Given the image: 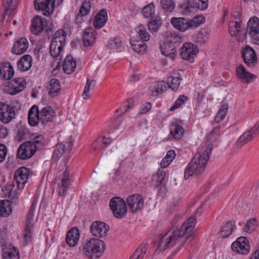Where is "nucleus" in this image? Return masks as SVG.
I'll return each instance as SVG.
<instances>
[{"label": "nucleus", "mask_w": 259, "mask_h": 259, "mask_svg": "<svg viewBox=\"0 0 259 259\" xmlns=\"http://www.w3.org/2000/svg\"><path fill=\"white\" fill-rule=\"evenodd\" d=\"M14 69L10 63H6L0 69V77L4 80H9L14 75Z\"/></svg>", "instance_id": "nucleus-29"}, {"label": "nucleus", "mask_w": 259, "mask_h": 259, "mask_svg": "<svg viewBox=\"0 0 259 259\" xmlns=\"http://www.w3.org/2000/svg\"><path fill=\"white\" fill-rule=\"evenodd\" d=\"M136 31L139 33L141 40L147 41L150 39V34L145 27L142 24L139 25L136 29Z\"/></svg>", "instance_id": "nucleus-51"}, {"label": "nucleus", "mask_w": 259, "mask_h": 259, "mask_svg": "<svg viewBox=\"0 0 259 259\" xmlns=\"http://www.w3.org/2000/svg\"><path fill=\"white\" fill-rule=\"evenodd\" d=\"M7 154V148L6 146L2 144H0V162H3Z\"/></svg>", "instance_id": "nucleus-63"}, {"label": "nucleus", "mask_w": 259, "mask_h": 259, "mask_svg": "<svg viewBox=\"0 0 259 259\" xmlns=\"http://www.w3.org/2000/svg\"><path fill=\"white\" fill-rule=\"evenodd\" d=\"M209 35L205 29H201L196 35L195 41L201 45L204 44L208 40Z\"/></svg>", "instance_id": "nucleus-42"}, {"label": "nucleus", "mask_w": 259, "mask_h": 259, "mask_svg": "<svg viewBox=\"0 0 259 259\" xmlns=\"http://www.w3.org/2000/svg\"><path fill=\"white\" fill-rule=\"evenodd\" d=\"M44 141V138L42 135H39L35 136L33 138V141L31 142L32 143H34V145L37 147H40L42 145Z\"/></svg>", "instance_id": "nucleus-62"}, {"label": "nucleus", "mask_w": 259, "mask_h": 259, "mask_svg": "<svg viewBox=\"0 0 259 259\" xmlns=\"http://www.w3.org/2000/svg\"><path fill=\"white\" fill-rule=\"evenodd\" d=\"M91 8V2L89 1L85 0L82 3L78 13L80 15H81V16H86L90 13Z\"/></svg>", "instance_id": "nucleus-54"}, {"label": "nucleus", "mask_w": 259, "mask_h": 259, "mask_svg": "<svg viewBox=\"0 0 259 259\" xmlns=\"http://www.w3.org/2000/svg\"><path fill=\"white\" fill-rule=\"evenodd\" d=\"M79 238L78 229L75 227L71 228L68 232L66 237V243L71 247L75 246Z\"/></svg>", "instance_id": "nucleus-25"}, {"label": "nucleus", "mask_w": 259, "mask_h": 259, "mask_svg": "<svg viewBox=\"0 0 259 259\" xmlns=\"http://www.w3.org/2000/svg\"><path fill=\"white\" fill-rule=\"evenodd\" d=\"M188 99V97L185 95H181L178 99L175 102L174 105L170 107L169 110L173 111L185 104V101Z\"/></svg>", "instance_id": "nucleus-57"}, {"label": "nucleus", "mask_w": 259, "mask_h": 259, "mask_svg": "<svg viewBox=\"0 0 259 259\" xmlns=\"http://www.w3.org/2000/svg\"><path fill=\"white\" fill-rule=\"evenodd\" d=\"M166 175L165 171L162 169H158L156 175L153 177V180L155 181V185L157 187L159 186L163 182Z\"/></svg>", "instance_id": "nucleus-56"}, {"label": "nucleus", "mask_w": 259, "mask_h": 259, "mask_svg": "<svg viewBox=\"0 0 259 259\" xmlns=\"http://www.w3.org/2000/svg\"><path fill=\"white\" fill-rule=\"evenodd\" d=\"M105 248L104 242L100 239L92 238L87 240L83 246L84 254L90 259L95 256L99 257L102 254Z\"/></svg>", "instance_id": "nucleus-5"}, {"label": "nucleus", "mask_w": 259, "mask_h": 259, "mask_svg": "<svg viewBox=\"0 0 259 259\" xmlns=\"http://www.w3.org/2000/svg\"><path fill=\"white\" fill-rule=\"evenodd\" d=\"M176 153L174 150H169L166 156L162 159L161 161L160 165L161 168H164L167 167L175 159Z\"/></svg>", "instance_id": "nucleus-40"}, {"label": "nucleus", "mask_w": 259, "mask_h": 259, "mask_svg": "<svg viewBox=\"0 0 259 259\" xmlns=\"http://www.w3.org/2000/svg\"><path fill=\"white\" fill-rule=\"evenodd\" d=\"M14 0H3V5L4 6V15L11 16L15 9L13 5Z\"/></svg>", "instance_id": "nucleus-49"}, {"label": "nucleus", "mask_w": 259, "mask_h": 259, "mask_svg": "<svg viewBox=\"0 0 259 259\" xmlns=\"http://www.w3.org/2000/svg\"><path fill=\"white\" fill-rule=\"evenodd\" d=\"M12 207L11 202L8 200H0V215L7 217L12 212Z\"/></svg>", "instance_id": "nucleus-33"}, {"label": "nucleus", "mask_w": 259, "mask_h": 259, "mask_svg": "<svg viewBox=\"0 0 259 259\" xmlns=\"http://www.w3.org/2000/svg\"><path fill=\"white\" fill-rule=\"evenodd\" d=\"M247 29L253 43L259 45V19L257 17H253L249 19Z\"/></svg>", "instance_id": "nucleus-15"}, {"label": "nucleus", "mask_w": 259, "mask_h": 259, "mask_svg": "<svg viewBox=\"0 0 259 259\" xmlns=\"http://www.w3.org/2000/svg\"><path fill=\"white\" fill-rule=\"evenodd\" d=\"M249 131L254 137L259 134V120L256 122L254 126L251 127Z\"/></svg>", "instance_id": "nucleus-64"}, {"label": "nucleus", "mask_w": 259, "mask_h": 259, "mask_svg": "<svg viewBox=\"0 0 259 259\" xmlns=\"http://www.w3.org/2000/svg\"><path fill=\"white\" fill-rule=\"evenodd\" d=\"M48 88L49 90V95L52 97L56 96L58 91L60 90L59 81L56 78L51 79L49 82Z\"/></svg>", "instance_id": "nucleus-39"}, {"label": "nucleus", "mask_w": 259, "mask_h": 259, "mask_svg": "<svg viewBox=\"0 0 259 259\" xmlns=\"http://www.w3.org/2000/svg\"><path fill=\"white\" fill-rule=\"evenodd\" d=\"M160 4L162 9L166 12H171L175 7V4L173 0H161Z\"/></svg>", "instance_id": "nucleus-53"}, {"label": "nucleus", "mask_w": 259, "mask_h": 259, "mask_svg": "<svg viewBox=\"0 0 259 259\" xmlns=\"http://www.w3.org/2000/svg\"><path fill=\"white\" fill-rule=\"evenodd\" d=\"M213 148V144H209L203 153H196L194 155L185 168V179H188L193 175L200 176L204 172Z\"/></svg>", "instance_id": "nucleus-1"}, {"label": "nucleus", "mask_w": 259, "mask_h": 259, "mask_svg": "<svg viewBox=\"0 0 259 259\" xmlns=\"http://www.w3.org/2000/svg\"><path fill=\"white\" fill-rule=\"evenodd\" d=\"M155 12V6L153 3L144 7L142 9V13L143 16L146 18H152Z\"/></svg>", "instance_id": "nucleus-46"}, {"label": "nucleus", "mask_w": 259, "mask_h": 259, "mask_svg": "<svg viewBox=\"0 0 259 259\" xmlns=\"http://www.w3.org/2000/svg\"><path fill=\"white\" fill-rule=\"evenodd\" d=\"M15 117L16 113L13 107L4 102H0V120L3 123L7 124Z\"/></svg>", "instance_id": "nucleus-14"}, {"label": "nucleus", "mask_w": 259, "mask_h": 259, "mask_svg": "<svg viewBox=\"0 0 259 259\" xmlns=\"http://www.w3.org/2000/svg\"><path fill=\"white\" fill-rule=\"evenodd\" d=\"M26 82L23 77L15 78L10 81L6 82L3 88L5 93L11 95H16L25 88Z\"/></svg>", "instance_id": "nucleus-9"}, {"label": "nucleus", "mask_w": 259, "mask_h": 259, "mask_svg": "<svg viewBox=\"0 0 259 259\" xmlns=\"http://www.w3.org/2000/svg\"><path fill=\"white\" fill-rule=\"evenodd\" d=\"M29 176V170L25 167H21L15 171L14 179L17 183L19 189H22L24 187Z\"/></svg>", "instance_id": "nucleus-17"}, {"label": "nucleus", "mask_w": 259, "mask_h": 259, "mask_svg": "<svg viewBox=\"0 0 259 259\" xmlns=\"http://www.w3.org/2000/svg\"><path fill=\"white\" fill-rule=\"evenodd\" d=\"M107 14L105 9L101 10L95 17L94 26L96 29H100L104 26L107 21Z\"/></svg>", "instance_id": "nucleus-27"}, {"label": "nucleus", "mask_w": 259, "mask_h": 259, "mask_svg": "<svg viewBox=\"0 0 259 259\" xmlns=\"http://www.w3.org/2000/svg\"><path fill=\"white\" fill-rule=\"evenodd\" d=\"M236 74L238 78L244 83H249L255 78V76L247 71L242 65H240L236 68Z\"/></svg>", "instance_id": "nucleus-21"}, {"label": "nucleus", "mask_w": 259, "mask_h": 259, "mask_svg": "<svg viewBox=\"0 0 259 259\" xmlns=\"http://www.w3.org/2000/svg\"><path fill=\"white\" fill-rule=\"evenodd\" d=\"M70 184V171L68 168H66L65 170L62 173L60 183L58 184L59 187L58 193L59 196H65L66 195V192L68 189Z\"/></svg>", "instance_id": "nucleus-22"}, {"label": "nucleus", "mask_w": 259, "mask_h": 259, "mask_svg": "<svg viewBox=\"0 0 259 259\" xmlns=\"http://www.w3.org/2000/svg\"><path fill=\"white\" fill-rule=\"evenodd\" d=\"M180 233L178 228H171L161 239L159 246L162 247L163 249H165L168 247H172L177 242L182 243L184 239Z\"/></svg>", "instance_id": "nucleus-7"}, {"label": "nucleus", "mask_w": 259, "mask_h": 259, "mask_svg": "<svg viewBox=\"0 0 259 259\" xmlns=\"http://www.w3.org/2000/svg\"><path fill=\"white\" fill-rule=\"evenodd\" d=\"M232 250L239 254L246 255L250 250L248 239L243 236L238 237L231 245Z\"/></svg>", "instance_id": "nucleus-11"}, {"label": "nucleus", "mask_w": 259, "mask_h": 259, "mask_svg": "<svg viewBox=\"0 0 259 259\" xmlns=\"http://www.w3.org/2000/svg\"><path fill=\"white\" fill-rule=\"evenodd\" d=\"M102 138L99 137L96 140H95L93 144V148L95 151H100L103 149L105 147L103 146L102 142Z\"/></svg>", "instance_id": "nucleus-61"}, {"label": "nucleus", "mask_w": 259, "mask_h": 259, "mask_svg": "<svg viewBox=\"0 0 259 259\" xmlns=\"http://www.w3.org/2000/svg\"><path fill=\"white\" fill-rule=\"evenodd\" d=\"M182 37L176 32H165L163 43L160 46L161 54L174 61L177 57L176 48L182 42Z\"/></svg>", "instance_id": "nucleus-3"}, {"label": "nucleus", "mask_w": 259, "mask_h": 259, "mask_svg": "<svg viewBox=\"0 0 259 259\" xmlns=\"http://www.w3.org/2000/svg\"><path fill=\"white\" fill-rule=\"evenodd\" d=\"M57 45L56 44L51 42L50 47V53L53 58L60 56L61 52L65 47L64 46H57Z\"/></svg>", "instance_id": "nucleus-52"}, {"label": "nucleus", "mask_w": 259, "mask_h": 259, "mask_svg": "<svg viewBox=\"0 0 259 259\" xmlns=\"http://www.w3.org/2000/svg\"><path fill=\"white\" fill-rule=\"evenodd\" d=\"M55 116V111L51 106L44 107L40 111L36 105L32 106L29 110L28 121L32 126H35L39 123L44 125L51 121Z\"/></svg>", "instance_id": "nucleus-2"}, {"label": "nucleus", "mask_w": 259, "mask_h": 259, "mask_svg": "<svg viewBox=\"0 0 259 259\" xmlns=\"http://www.w3.org/2000/svg\"><path fill=\"white\" fill-rule=\"evenodd\" d=\"M2 256L3 259H19L20 257L19 250L13 246L8 250L3 251Z\"/></svg>", "instance_id": "nucleus-38"}, {"label": "nucleus", "mask_w": 259, "mask_h": 259, "mask_svg": "<svg viewBox=\"0 0 259 259\" xmlns=\"http://www.w3.org/2000/svg\"><path fill=\"white\" fill-rule=\"evenodd\" d=\"M36 151V146L31 141L26 142L19 146L17 155L21 159L25 160L31 157Z\"/></svg>", "instance_id": "nucleus-10"}, {"label": "nucleus", "mask_w": 259, "mask_h": 259, "mask_svg": "<svg viewBox=\"0 0 259 259\" xmlns=\"http://www.w3.org/2000/svg\"><path fill=\"white\" fill-rule=\"evenodd\" d=\"M228 109V104L225 103H223L221 108L215 117L214 121L217 123H219L226 116Z\"/></svg>", "instance_id": "nucleus-48"}, {"label": "nucleus", "mask_w": 259, "mask_h": 259, "mask_svg": "<svg viewBox=\"0 0 259 259\" xmlns=\"http://www.w3.org/2000/svg\"><path fill=\"white\" fill-rule=\"evenodd\" d=\"M121 45V41L119 38L114 37L110 38L107 45V47L109 49H118Z\"/></svg>", "instance_id": "nucleus-55"}, {"label": "nucleus", "mask_w": 259, "mask_h": 259, "mask_svg": "<svg viewBox=\"0 0 259 259\" xmlns=\"http://www.w3.org/2000/svg\"><path fill=\"white\" fill-rule=\"evenodd\" d=\"M220 126H217L214 127L208 136V139L212 143H218L220 140Z\"/></svg>", "instance_id": "nucleus-50"}, {"label": "nucleus", "mask_w": 259, "mask_h": 259, "mask_svg": "<svg viewBox=\"0 0 259 259\" xmlns=\"http://www.w3.org/2000/svg\"><path fill=\"white\" fill-rule=\"evenodd\" d=\"M162 24L160 16L156 15L152 17L149 22L148 26L151 32H156Z\"/></svg>", "instance_id": "nucleus-34"}, {"label": "nucleus", "mask_w": 259, "mask_h": 259, "mask_svg": "<svg viewBox=\"0 0 259 259\" xmlns=\"http://www.w3.org/2000/svg\"><path fill=\"white\" fill-rule=\"evenodd\" d=\"M197 46L190 42H187L183 45L180 49V53L182 58L184 60H189L190 62L194 61V56L198 53Z\"/></svg>", "instance_id": "nucleus-13"}, {"label": "nucleus", "mask_w": 259, "mask_h": 259, "mask_svg": "<svg viewBox=\"0 0 259 259\" xmlns=\"http://www.w3.org/2000/svg\"><path fill=\"white\" fill-rule=\"evenodd\" d=\"M166 82L160 81L157 82L153 88V92L156 93L161 94L166 91Z\"/></svg>", "instance_id": "nucleus-58"}, {"label": "nucleus", "mask_w": 259, "mask_h": 259, "mask_svg": "<svg viewBox=\"0 0 259 259\" xmlns=\"http://www.w3.org/2000/svg\"><path fill=\"white\" fill-rule=\"evenodd\" d=\"M235 229L236 226L233 224L232 221H228L223 224L220 235L224 238H227L232 234L233 231Z\"/></svg>", "instance_id": "nucleus-30"}, {"label": "nucleus", "mask_w": 259, "mask_h": 259, "mask_svg": "<svg viewBox=\"0 0 259 259\" xmlns=\"http://www.w3.org/2000/svg\"><path fill=\"white\" fill-rule=\"evenodd\" d=\"M28 129L25 127L20 126L18 127L16 134L17 139L21 141L26 139L28 135Z\"/></svg>", "instance_id": "nucleus-59"}, {"label": "nucleus", "mask_w": 259, "mask_h": 259, "mask_svg": "<svg viewBox=\"0 0 259 259\" xmlns=\"http://www.w3.org/2000/svg\"><path fill=\"white\" fill-rule=\"evenodd\" d=\"M66 33L64 30L59 29L53 35L51 42L56 44L60 43V46H65Z\"/></svg>", "instance_id": "nucleus-32"}, {"label": "nucleus", "mask_w": 259, "mask_h": 259, "mask_svg": "<svg viewBox=\"0 0 259 259\" xmlns=\"http://www.w3.org/2000/svg\"><path fill=\"white\" fill-rule=\"evenodd\" d=\"M109 206L115 218L122 219L126 216L127 212L126 203L121 198H112L110 201Z\"/></svg>", "instance_id": "nucleus-8"}, {"label": "nucleus", "mask_w": 259, "mask_h": 259, "mask_svg": "<svg viewBox=\"0 0 259 259\" xmlns=\"http://www.w3.org/2000/svg\"><path fill=\"white\" fill-rule=\"evenodd\" d=\"M34 7L37 10H41L42 14L46 16H50L54 10V0H35Z\"/></svg>", "instance_id": "nucleus-16"}, {"label": "nucleus", "mask_w": 259, "mask_h": 259, "mask_svg": "<svg viewBox=\"0 0 259 259\" xmlns=\"http://www.w3.org/2000/svg\"><path fill=\"white\" fill-rule=\"evenodd\" d=\"M241 23L239 21H232L229 24V31L231 36H236L240 30Z\"/></svg>", "instance_id": "nucleus-47"}, {"label": "nucleus", "mask_w": 259, "mask_h": 259, "mask_svg": "<svg viewBox=\"0 0 259 259\" xmlns=\"http://www.w3.org/2000/svg\"><path fill=\"white\" fill-rule=\"evenodd\" d=\"M32 226L30 223L25 225L23 233V244L26 245L31 242L32 237Z\"/></svg>", "instance_id": "nucleus-37"}, {"label": "nucleus", "mask_w": 259, "mask_h": 259, "mask_svg": "<svg viewBox=\"0 0 259 259\" xmlns=\"http://www.w3.org/2000/svg\"><path fill=\"white\" fill-rule=\"evenodd\" d=\"M147 251V246L145 244H141L135 250L130 259H142Z\"/></svg>", "instance_id": "nucleus-45"}, {"label": "nucleus", "mask_w": 259, "mask_h": 259, "mask_svg": "<svg viewBox=\"0 0 259 259\" xmlns=\"http://www.w3.org/2000/svg\"><path fill=\"white\" fill-rule=\"evenodd\" d=\"M130 44L133 50L139 54H144L147 47L144 41L141 40L132 39L130 41Z\"/></svg>", "instance_id": "nucleus-31"}, {"label": "nucleus", "mask_w": 259, "mask_h": 259, "mask_svg": "<svg viewBox=\"0 0 259 259\" xmlns=\"http://www.w3.org/2000/svg\"><path fill=\"white\" fill-rule=\"evenodd\" d=\"M47 26V20L40 16H35L32 21L31 26V31L35 34H38L42 32Z\"/></svg>", "instance_id": "nucleus-20"}, {"label": "nucleus", "mask_w": 259, "mask_h": 259, "mask_svg": "<svg viewBox=\"0 0 259 259\" xmlns=\"http://www.w3.org/2000/svg\"><path fill=\"white\" fill-rule=\"evenodd\" d=\"M196 224L195 219L192 217H189L184 222L182 226L178 228V231L180 232V235L184 238L183 241L180 244V247H184L186 244L190 243L193 239V231L194 229Z\"/></svg>", "instance_id": "nucleus-6"}, {"label": "nucleus", "mask_w": 259, "mask_h": 259, "mask_svg": "<svg viewBox=\"0 0 259 259\" xmlns=\"http://www.w3.org/2000/svg\"><path fill=\"white\" fill-rule=\"evenodd\" d=\"M65 152V145L62 144H58L54 147L53 154V159L57 162L62 157Z\"/></svg>", "instance_id": "nucleus-43"}, {"label": "nucleus", "mask_w": 259, "mask_h": 259, "mask_svg": "<svg viewBox=\"0 0 259 259\" xmlns=\"http://www.w3.org/2000/svg\"><path fill=\"white\" fill-rule=\"evenodd\" d=\"M126 201L130 211L133 213L138 212L144 207V197L139 194L129 195L127 197Z\"/></svg>", "instance_id": "nucleus-12"}, {"label": "nucleus", "mask_w": 259, "mask_h": 259, "mask_svg": "<svg viewBox=\"0 0 259 259\" xmlns=\"http://www.w3.org/2000/svg\"><path fill=\"white\" fill-rule=\"evenodd\" d=\"M32 57L29 55L23 56L18 62V68L21 71H27L32 66Z\"/></svg>", "instance_id": "nucleus-28"}, {"label": "nucleus", "mask_w": 259, "mask_h": 259, "mask_svg": "<svg viewBox=\"0 0 259 259\" xmlns=\"http://www.w3.org/2000/svg\"><path fill=\"white\" fill-rule=\"evenodd\" d=\"M241 56L244 63L249 66H253L257 63V57L255 51L246 46L241 49Z\"/></svg>", "instance_id": "nucleus-18"}, {"label": "nucleus", "mask_w": 259, "mask_h": 259, "mask_svg": "<svg viewBox=\"0 0 259 259\" xmlns=\"http://www.w3.org/2000/svg\"><path fill=\"white\" fill-rule=\"evenodd\" d=\"M204 22V18L202 16H195L191 20H188L183 17H172L170 23L176 29L185 32L190 29H194Z\"/></svg>", "instance_id": "nucleus-4"}, {"label": "nucleus", "mask_w": 259, "mask_h": 259, "mask_svg": "<svg viewBox=\"0 0 259 259\" xmlns=\"http://www.w3.org/2000/svg\"><path fill=\"white\" fill-rule=\"evenodd\" d=\"M258 226L257 220L255 218H252L247 221L243 229L245 232L251 234L256 231Z\"/></svg>", "instance_id": "nucleus-36"}, {"label": "nucleus", "mask_w": 259, "mask_h": 259, "mask_svg": "<svg viewBox=\"0 0 259 259\" xmlns=\"http://www.w3.org/2000/svg\"><path fill=\"white\" fill-rule=\"evenodd\" d=\"M254 138L252 135L249 133V131L244 132L238 140L236 143V146L238 148L241 147L243 145L252 140Z\"/></svg>", "instance_id": "nucleus-41"}, {"label": "nucleus", "mask_w": 259, "mask_h": 259, "mask_svg": "<svg viewBox=\"0 0 259 259\" xmlns=\"http://www.w3.org/2000/svg\"><path fill=\"white\" fill-rule=\"evenodd\" d=\"M29 43L27 39L22 37L15 41L12 48V52L16 55H21L26 52Z\"/></svg>", "instance_id": "nucleus-24"}, {"label": "nucleus", "mask_w": 259, "mask_h": 259, "mask_svg": "<svg viewBox=\"0 0 259 259\" xmlns=\"http://www.w3.org/2000/svg\"><path fill=\"white\" fill-rule=\"evenodd\" d=\"M193 7L200 10H204L208 7V0H194Z\"/></svg>", "instance_id": "nucleus-60"}, {"label": "nucleus", "mask_w": 259, "mask_h": 259, "mask_svg": "<svg viewBox=\"0 0 259 259\" xmlns=\"http://www.w3.org/2000/svg\"><path fill=\"white\" fill-rule=\"evenodd\" d=\"M90 230L93 236L98 238H102L106 236L109 227L104 222L95 221L92 224Z\"/></svg>", "instance_id": "nucleus-19"}, {"label": "nucleus", "mask_w": 259, "mask_h": 259, "mask_svg": "<svg viewBox=\"0 0 259 259\" xmlns=\"http://www.w3.org/2000/svg\"><path fill=\"white\" fill-rule=\"evenodd\" d=\"M76 68L75 59L71 55H67L63 64V70L67 74H70L74 72Z\"/></svg>", "instance_id": "nucleus-26"}, {"label": "nucleus", "mask_w": 259, "mask_h": 259, "mask_svg": "<svg viewBox=\"0 0 259 259\" xmlns=\"http://www.w3.org/2000/svg\"><path fill=\"white\" fill-rule=\"evenodd\" d=\"M180 82L181 79L179 77L169 76L167 78L166 84L167 85L169 88L171 89L172 91L176 92L178 90Z\"/></svg>", "instance_id": "nucleus-44"}, {"label": "nucleus", "mask_w": 259, "mask_h": 259, "mask_svg": "<svg viewBox=\"0 0 259 259\" xmlns=\"http://www.w3.org/2000/svg\"><path fill=\"white\" fill-rule=\"evenodd\" d=\"M170 132L176 139L179 140L183 137L185 130L181 125L174 123L170 126Z\"/></svg>", "instance_id": "nucleus-35"}, {"label": "nucleus", "mask_w": 259, "mask_h": 259, "mask_svg": "<svg viewBox=\"0 0 259 259\" xmlns=\"http://www.w3.org/2000/svg\"><path fill=\"white\" fill-rule=\"evenodd\" d=\"M97 37L96 31L92 27L85 29L82 35L83 45L85 47L93 45L96 41Z\"/></svg>", "instance_id": "nucleus-23"}]
</instances>
